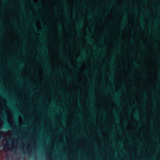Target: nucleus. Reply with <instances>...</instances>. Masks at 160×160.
<instances>
[{
    "mask_svg": "<svg viewBox=\"0 0 160 160\" xmlns=\"http://www.w3.org/2000/svg\"><path fill=\"white\" fill-rule=\"evenodd\" d=\"M155 4H157V2H155Z\"/></svg>",
    "mask_w": 160,
    "mask_h": 160,
    "instance_id": "obj_40",
    "label": "nucleus"
},
{
    "mask_svg": "<svg viewBox=\"0 0 160 160\" xmlns=\"http://www.w3.org/2000/svg\"><path fill=\"white\" fill-rule=\"evenodd\" d=\"M12 139H8L6 140L5 143H6V146H4L3 147V149L4 150L6 147H8L9 146L11 145L12 146Z\"/></svg>",
    "mask_w": 160,
    "mask_h": 160,
    "instance_id": "obj_7",
    "label": "nucleus"
},
{
    "mask_svg": "<svg viewBox=\"0 0 160 160\" xmlns=\"http://www.w3.org/2000/svg\"><path fill=\"white\" fill-rule=\"evenodd\" d=\"M110 95L111 96V95L110 94Z\"/></svg>",
    "mask_w": 160,
    "mask_h": 160,
    "instance_id": "obj_47",
    "label": "nucleus"
},
{
    "mask_svg": "<svg viewBox=\"0 0 160 160\" xmlns=\"http://www.w3.org/2000/svg\"><path fill=\"white\" fill-rule=\"evenodd\" d=\"M139 4H140V2H139Z\"/></svg>",
    "mask_w": 160,
    "mask_h": 160,
    "instance_id": "obj_49",
    "label": "nucleus"
},
{
    "mask_svg": "<svg viewBox=\"0 0 160 160\" xmlns=\"http://www.w3.org/2000/svg\"><path fill=\"white\" fill-rule=\"evenodd\" d=\"M10 128H12V129H13V127H12V126H10Z\"/></svg>",
    "mask_w": 160,
    "mask_h": 160,
    "instance_id": "obj_24",
    "label": "nucleus"
},
{
    "mask_svg": "<svg viewBox=\"0 0 160 160\" xmlns=\"http://www.w3.org/2000/svg\"><path fill=\"white\" fill-rule=\"evenodd\" d=\"M101 17H99V19H101Z\"/></svg>",
    "mask_w": 160,
    "mask_h": 160,
    "instance_id": "obj_37",
    "label": "nucleus"
},
{
    "mask_svg": "<svg viewBox=\"0 0 160 160\" xmlns=\"http://www.w3.org/2000/svg\"><path fill=\"white\" fill-rule=\"evenodd\" d=\"M109 111L112 112V110H110L109 111H108V112H109Z\"/></svg>",
    "mask_w": 160,
    "mask_h": 160,
    "instance_id": "obj_29",
    "label": "nucleus"
},
{
    "mask_svg": "<svg viewBox=\"0 0 160 160\" xmlns=\"http://www.w3.org/2000/svg\"><path fill=\"white\" fill-rule=\"evenodd\" d=\"M64 3L65 4V2H64Z\"/></svg>",
    "mask_w": 160,
    "mask_h": 160,
    "instance_id": "obj_46",
    "label": "nucleus"
},
{
    "mask_svg": "<svg viewBox=\"0 0 160 160\" xmlns=\"http://www.w3.org/2000/svg\"><path fill=\"white\" fill-rule=\"evenodd\" d=\"M97 144L99 146H100L101 145V143L99 141L97 142Z\"/></svg>",
    "mask_w": 160,
    "mask_h": 160,
    "instance_id": "obj_21",
    "label": "nucleus"
},
{
    "mask_svg": "<svg viewBox=\"0 0 160 160\" xmlns=\"http://www.w3.org/2000/svg\"><path fill=\"white\" fill-rule=\"evenodd\" d=\"M96 4L97 5H101L102 4V2H101L100 3H99L98 1L97 0L96 1Z\"/></svg>",
    "mask_w": 160,
    "mask_h": 160,
    "instance_id": "obj_19",
    "label": "nucleus"
},
{
    "mask_svg": "<svg viewBox=\"0 0 160 160\" xmlns=\"http://www.w3.org/2000/svg\"><path fill=\"white\" fill-rule=\"evenodd\" d=\"M14 142L15 143H18V140H17V139H16V138H14Z\"/></svg>",
    "mask_w": 160,
    "mask_h": 160,
    "instance_id": "obj_20",
    "label": "nucleus"
},
{
    "mask_svg": "<svg viewBox=\"0 0 160 160\" xmlns=\"http://www.w3.org/2000/svg\"><path fill=\"white\" fill-rule=\"evenodd\" d=\"M21 147H22L23 148V146H21Z\"/></svg>",
    "mask_w": 160,
    "mask_h": 160,
    "instance_id": "obj_44",
    "label": "nucleus"
},
{
    "mask_svg": "<svg viewBox=\"0 0 160 160\" xmlns=\"http://www.w3.org/2000/svg\"><path fill=\"white\" fill-rule=\"evenodd\" d=\"M133 125L134 126H135V127L137 126V124H135V125H134V124H133Z\"/></svg>",
    "mask_w": 160,
    "mask_h": 160,
    "instance_id": "obj_27",
    "label": "nucleus"
},
{
    "mask_svg": "<svg viewBox=\"0 0 160 160\" xmlns=\"http://www.w3.org/2000/svg\"><path fill=\"white\" fill-rule=\"evenodd\" d=\"M104 6L105 7H106V5H105V2H104Z\"/></svg>",
    "mask_w": 160,
    "mask_h": 160,
    "instance_id": "obj_30",
    "label": "nucleus"
},
{
    "mask_svg": "<svg viewBox=\"0 0 160 160\" xmlns=\"http://www.w3.org/2000/svg\"><path fill=\"white\" fill-rule=\"evenodd\" d=\"M105 23H106V24L107 25H108L109 24L107 19V21Z\"/></svg>",
    "mask_w": 160,
    "mask_h": 160,
    "instance_id": "obj_23",
    "label": "nucleus"
},
{
    "mask_svg": "<svg viewBox=\"0 0 160 160\" xmlns=\"http://www.w3.org/2000/svg\"><path fill=\"white\" fill-rule=\"evenodd\" d=\"M98 138V139H99V140H100V138Z\"/></svg>",
    "mask_w": 160,
    "mask_h": 160,
    "instance_id": "obj_45",
    "label": "nucleus"
},
{
    "mask_svg": "<svg viewBox=\"0 0 160 160\" xmlns=\"http://www.w3.org/2000/svg\"><path fill=\"white\" fill-rule=\"evenodd\" d=\"M114 23L115 24L114 29L112 30L111 29H110V33L112 35L116 34L117 33L118 28H119V29H121V28L119 26L118 27V28L116 26L115 23L114 22Z\"/></svg>",
    "mask_w": 160,
    "mask_h": 160,
    "instance_id": "obj_6",
    "label": "nucleus"
},
{
    "mask_svg": "<svg viewBox=\"0 0 160 160\" xmlns=\"http://www.w3.org/2000/svg\"><path fill=\"white\" fill-rule=\"evenodd\" d=\"M32 4L33 5V6L36 8H37L38 7H37V4L35 3H34L33 1L32 2Z\"/></svg>",
    "mask_w": 160,
    "mask_h": 160,
    "instance_id": "obj_17",
    "label": "nucleus"
},
{
    "mask_svg": "<svg viewBox=\"0 0 160 160\" xmlns=\"http://www.w3.org/2000/svg\"><path fill=\"white\" fill-rule=\"evenodd\" d=\"M144 25H145V27H146V26L148 27V26H147V25H146V24H144Z\"/></svg>",
    "mask_w": 160,
    "mask_h": 160,
    "instance_id": "obj_31",
    "label": "nucleus"
},
{
    "mask_svg": "<svg viewBox=\"0 0 160 160\" xmlns=\"http://www.w3.org/2000/svg\"><path fill=\"white\" fill-rule=\"evenodd\" d=\"M100 100H102V102L103 103H104V102H105L104 101V100L103 99H102V98H98V101H97V102H100Z\"/></svg>",
    "mask_w": 160,
    "mask_h": 160,
    "instance_id": "obj_14",
    "label": "nucleus"
},
{
    "mask_svg": "<svg viewBox=\"0 0 160 160\" xmlns=\"http://www.w3.org/2000/svg\"><path fill=\"white\" fill-rule=\"evenodd\" d=\"M99 28L100 31V32H103L104 33H108V31L105 28L102 26V23L101 22L99 23V25L98 26Z\"/></svg>",
    "mask_w": 160,
    "mask_h": 160,
    "instance_id": "obj_8",
    "label": "nucleus"
},
{
    "mask_svg": "<svg viewBox=\"0 0 160 160\" xmlns=\"http://www.w3.org/2000/svg\"><path fill=\"white\" fill-rule=\"evenodd\" d=\"M123 31L125 32H129V31L128 29V27L127 28L124 29H123Z\"/></svg>",
    "mask_w": 160,
    "mask_h": 160,
    "instance_id": "obj_15",
    "label": "nucleus"
},
{
    "mask_svg": "<svg viewBox=\"0 0 160 160\" xmlns=\"http://www.w3.org/2000/svg\"><path fill=\"white\" fill-rule=\"evenodd\" d=\"M96 65L98 66V67L97 70L98 72V75L99 77L100 78H102V72H100V68L101 67V66L99 65L98 63H97Z\"/></svg>",
    "mask_w": 160,
    "mask_h": 160,
    "instance_id": "obj_9",
    "label": "nucleus"
},
{
    "mask_svg": "<svg viewBox=\"0 0 160 160\" xmlns=\"http://www.w3.org/2000/svg\"><path fill=\"white\" fill-rule=\"evenodd\" d=\"M66 16L68 17V16L67 14L66 15Z\"/></svg>",
    "mask_w": 160,
    "mask_h": 160,
    "instance_id": "obj_35",
    "label": "nucleus"
},
{
    "mask_svg": "<svg viewBox=\"0 0 160 160\" xmlns=\"http://www.w3.org/2000/svg\"><path fill=\"white\" fill-rule=\"evenodd\" d=\"M11 148H12V149L13 148V147L12 146V147H11Z\"/></svg>",
    "mask_w": 160,
    "mask_h": 160,
    "instance_id": "obj_36",
    "label": "nucleus"
},
{
    "mask_svg": "<svg viewBox=\"0 0 160 160\" xmlns=\"http://www.w3.org/2000/svg\"><path fill=\"white\" fill-rule=\"evenodd\" d=\"M108 81L109 82V83H110V81L108 79Z\"/></svg>",
    "mask_w": 160,
    "mask_h": 160,
    "instance_id": "obj_28",
    "label": "nucleus"
},
{
    "mask_svg": "<svg viewBox=\"0 0 160 160\" xmlns=\"http://www.w3.org/2000/svg\"><path fill=\"white\" fill-rule=\"evenodd\" d=\"M79 69H80V68H78V70H79Z\"/></svg>",
    "mask_w": 160,
    "mask_h": 160,
    "instance_id": "obj_48",
    "label": "nucleus"
},
{
    "mask_svg": "<svg viewBox=\"0 0 160 160\" xmlns=\"http://www.w3.org/2000/svg\"><path fill=\"white\" fill-rule=\"evenodd\" d=\"M120 12H121V15H122H122H123V13L122 12H121V11H120Z\"/></svg>",
    "mask_w": 160,
    "mask_h": 160,
    "instance_id": "obj_26",
    "label": "nucleus"
},
{
    "mask_svg": "<svg viewBox=\"0 0 160 160\" xmlns=\"http://www.w3.org/2000/svg\"><path fill=\"white\" fill-rule=\"evenodd\" d=\"M108 59H109V60L110 59V57L109 56L108 57Z\"/></svg>",
    "mask_w": 160,
    "mask_h": 160,
    "instance_id": "obj_32",
    "label": "nucleus"
},
{
    "mask_svg": "<svg viewBox=\"0 0 160 160\" xmlns=\"http://www.w3.org/2000/svg\"><path fill=\"white\" fill-rule=\"evenodd\" d=\"M138 26L140 27V30L143 32H145V30L141 26V25L140 23H139L138 24Z\"/></svg>",
    "mask_w": 160,
    "mask_h": 160,
    "instance_id": "obj_12",
    "label": "nucleus"
},
{
    "mask_svg": "<svg viewBox=\"0 0 160 160\" xmlns=\"http://www.w3.org/2000/svg\"><path fill=\"white\" fill-rule=\"evenodd\" d=\"M88 29L87 37L85 39H27V40H90V0H88Z\"/></svg>",
    "mask_w": 160,
    "mask_h": 160,
    "instance_id": "obj_2",
    "label": "nucleus"
},
{
    "mask_svg": "<svg viewBox=\"0 0 160 160\" xmlns=\"http://www.w3.org/2000/svg\"><path fill=\"white\" fill-rule=\"evenodd\" d=\"M12 20H13V21H14V22H15V20H14L13 19H12Z\"/></svg>",
    "mask_w": 160,
    "mask_h": 160,
    "instance_id": "obj_39",
    "label": "nucleus"
},
{
    "mask_svg": "<svg viewBox=\"0 0 160 160\" xmlns=\"http://www.w3.org/2000/svg\"><path fill=\"white\" fill-rule=\"evenodd\" d=\"M57 28L58 31L59 32H62V27L60 24H58L57 26Z\"/></svg>",
    "mask_w": 160,
    "mask_h": 160,
    "instance_id": "obj_10",
    "label": "nucleus"
},
{
    "mask_svg": "<svg viewBox=\"0 0 160 160\" xmlns=\"http://www.w3.org/2000/svg\"><path fill=\"white\" fill-rule=\"evenodd\" d=\"M88 43V103H90V40Z\"/></svg>",
    "mask_w": 160,
    "mask_h": 160,
    "instance_id": "obj_1",
    "label": "nucleus"
},
{
    "mask_svg": "<svg viewBox=\"0 0 160 160\" xmlns=\"http://www.w3.org/2000/svg\"><path fill=\"white\" fill-rule=\"evenodd\" d=\"M92 0H91V40H154V39H93L92 38Z\"/></svg>",
    "mask_w": 160,
    "mask_h": 160,
    "instance_id": "obj_3",
    "label": "nucleus"
},
{
    "mask_svg": "<svg viewBox=\"0 0 160 160\" xmlns=\"http://www.w3.org/2000/svg\"><path fill=\"white\" fill-rule=\"evenodd\" d=\"M116 90H117V91H118V88H116Z\"/></svg>",
    "mask_w": 160,
    "mask_h": 160,
    "instance_id": "obj_33",
    "label": "nucleus"
},
{
    "mask_svg": "<svg viewBox=\"0 0 160 160\" xmlns=\"http://www.w3.org/2000/svg\"><path fill=\"white\" fill-rule=\"evenodd\" d=\"M15 29L17 30L18 32L19 33H21L22 32V30L20 28H18L17 27H16L15 28Z\"/></svg>",
    "mask_w": 160,
    "mask_h": 160,
    "instance_id": "obj_13",
    "label": "nucleus"
},
{
    "mask_svg": "<svg viewBox=\"0 0 160 160\" xmlns=\"http://www.w3.org/2000/svg\"><path fill=\"white\" fill-rule=\"evenodd\" d=\"M79 20L76 24V30L78 33L81 32L83 27V21L82 17L81 15L79 16Z\"/></svg>",
    "mask_w": 160,
    "mask_h": 160,
    "instance_id": "obj_4",
    "label": "nucleus"
},
{
    "mask_svg": "<svg viewBox=\"0 0 160 160\" xmlns=\"http://www.w3.org/2000/svg\"><path fill=\"white\" fill-rule=\"evenodd\" d=\"M125 106H126V107H128V105L127 104H125Z\"/></svg>",
    "mask_w": 160,
    "mask_h": 160,
    "instance_id": "obj_25",
    "label": "nucleus"
},
{
    "mask_svg": "<svg viewBox=\"0 0 160 160\" xmlns=\"http://www.w3.org/2000/svg\"><path fill=\"white\" fill-rule=\"evenodd\" d=\"M138 15H139L138 19L139 20H140V17H141V15H140L139 13H138Z\"/></svg>",
    "mask_w": 160,
    "mask_h": 160,
    "instance_id": "obj_22",
    "label": "nucleus"
},
{
    "mask_svg": "<svg viewBox=\"0 0 160 160\" xmlns=\"http://www.w3.org/2000/svg\"><path fill=\"white\" fill-rule=\"evenodd\" d=\"M4 30L2 28H0V34L4 32Z\"/></svg>",
    "mask_w": 160,
    "mask_h": 160,
    "instance_id": "obj_16",
    "label": "nucleus"
},
{
    "mask_svg": "<svg viewBox=\"0 0 160 160\" xmlns=\"http://www.w3.org/2000/svg\"><path fill=\"white\" fill-rule=\"evenodd\" d=\"M28 150H29V148H28Z\"/></svg>",
    "mask_w": 160,
    "mask_h": 160,
    "instance_id": "obj_43",
    "label": "nucleus"
},
{
    "mask_svg": "<svg viewBox=\"0 0 160 160\" xmlns=\"http://www.w3.org/2000/svg\"><path fill=\"white\" fill-rule=\"evenodd\" d=\"M96 29L99 32V31L98 30V28H96Z\"/></svg>",
    "mask_w": 160,
    "mask_h": 160,
    "instance_id": "obj_34",
    "label": "nucleus"
},
{
    "mask_svg": "<svg viewBox=\"0 0 160 160\" xmlns=\"http://www.w3.org/2000/svg\"><path fill=\"white\" fill-rule=\"evenodd\" d=\"M98 11H99L100 13H102V12H103L104 14H105L106 12L104 10H103L102 8H101L100 9H97Z\"/></svg>",
    "mask_w": 160,
    "mask_h": 160,
    "instance_id": "obj_11",
    "label": "nucleus"
},
{
    "mask_svg": "<svg viewBox=\"0 0 160 160\" xmlns=\"http://www.w3.org/2000/svg\"><path fill=\"white\" fill-rule=\"evenodd\" d=\"M102 88L100 87H98L96 89V91L97 92H100V89H101Z\"/></svg>",
    "mask_w": 160,
    "mask_h": 160,
    "instance_id": "obj_18",
    "label": "nucleus"
},
{
    "mask_svg": "<svg viewBox=\"0 0 160 160\" xmlns=\"http://www.w3.org/2000/svg\"><path fill=\"white\" fill-rule=\"evenodd\" d=\"M32 27L33 28V30H34L37 33L39 34L40 35H42L46 32L47 28H45L43 30H38L36 26V25L35 22H33L32 25Z\"/></svg>",
    "mask_w": 160,
    "mask_h": 160,
    "instance_id": "obj_5",
    "label": "nucleus"
},
{
    "mask_svg": "<svg viewBox=\"0 0 160 160\" xmlns=\"http://www.w3.org/2000/svg\"><path fill=\"white\" fill-rule=\"evenodd\" d=\"M135 28H136L135 27H134V28H132V29H135Z\"/></svg>",
    "mask_w": 160,
    "mask_h": 160,
    "instance_id": "obj_38",
    "label": "nucleus"
},
{
    "mask_svg": "<svg viewBox=\"0 0 160 160\" xmlns=\"http://www.w3.org/2000/svg\"><path fill=\"white\" fill-rule=\"evenodd\" d=\"M136 69H137V70H138V69L137 68H136Z\"/></svg>",
    "mask_w": 160,
    "mask_h": 160,
    "instance_id": "obj_41",
    "label": "nucleus"
},
{
    "mask_svg": "<svg viewBox=\"0 0 160 160\" xmlns=\"http://www.w3.org/2000/svg\"><path fill=\"white\" fill-rule=\"evenodd\" d=\"M151 86H152V84H151Z\"/></svg>",
    "mask_w": 160,
    "mask_h": 160,
    "instance_id": "obj_42",
    "label": "nucleus"
}]
</instances>
